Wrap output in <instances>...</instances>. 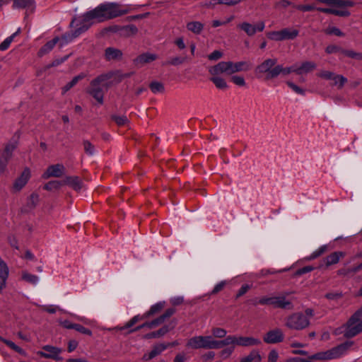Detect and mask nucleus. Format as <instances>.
Masks as SVG:
<instances>
[{
	"label": "nucleus",
	"instance_id": "nucleus-1",
	"mask_svg": "<svg viewBox=\"0 0 362 362\" xmlns=\"http://www.w3.org/2000/svg\"><path fill=\"white\" fill-rule=\"evenodd\" d=\"M316 2L322 3L331 6L330 8L315 7L313 5H297L296 8L301 11H312L314 10L320 12L332 14L340 17H348L350 12L348 8L353 7L355 2L353 0H315Z\"/></svg>",
	"mask_w": 362,
	"mask_h": 362
},
{
	"label": "nucleus",
	"instance_id": "nucleus-2",
	"mask_svg": "<svg viewBox=\"0 0 362 362\" xmlns=\"http://www.w3.org/2000/svg\"><path fill=\"white\" fill-rule=\"evenodd\" d=\"M129 12V9L121 8V5L115 3H104L98 6L94 9L88 11L86 17L94 18L97 22H103L125 15Z\"/></svg>",
	"mask_w": 362,
	"mask_h": 362
},
{
	"label": "nucleus",
	"instance_id": "nucleus-3",
	"mask_svg": "<svg viewBox=\"0 0 362 362\" xmlns=\"http://www.w3.org/2000/svg\"><path fill=\"white\" fill-rule=\"evenodd\" d=\"M354 344L353 341H346L329 350L310 356L307 358L293 357L288 358L286 362H312L313 360L326 361L339 358L345 355Z\"/></svg>",
	"mask_w": 362,
	"mask_h": 362
},
{
	"label": "nucleus",
	"instance_id": "nucleus-4",
	"mask_svg": "<svg viewBox=\"0 0 362 362\" xmlns=\"http://www.w3.org/2000/svg\"><path fill=\"white\" fill-rule=\"evenodd\" d=\"M114 75L113 71L100 74L90 81L87 88V93L100 105L103 104L105 93L113 85Z\"/></svg>",
	"mask_w": 362,
	"mask_h": 362
},
{
	"label": "nucleus",
	"instance_id": "nucleus-5",
	"mask_svg": "<svg viewBox=\"0 0 362 362\" xmlns=\"http://www.w3.org/2000/svg\"><path fill=\"white\" fill-rule=\"evenodd\" d=\"M186 346L192 349H215V339L211 336H194L188 339Z\"/></svg>",
	"mask_w": 362,
	"mask_h": 362
},
{
	"label": "nucleus",
	"instance_id": "nucleus-6",
	"mask_svg": "<svg viewBox=\"0 0 362 362\" xmlns=\"http://www.w3.org/2000/svg\"><path fill=\"white\" fill-rule=\"evenodd\" d=\"M285 325L294 330H302L310 325V320L302 313H294L286 318Z\"/></svg>",
	"mask_w": 362,
	"mask_h": 362
},
{
	"label": "nucleus",
	"instance_id": "nucleus-7",
	"mask_svg": "<svg viewBox=\"0 0 362 362\" xmlns=\"http://www.w3.org/2000/svg\"><path fill=\"white\" fill-rule=\"evenodd\" d=\"M87 12L83 15L81 18H76L72 21L71 25L72 27H75L74 30V36H79L81 33L86 32L92 25V21H95L94 18H88L86 17Z\"/></svg>",
	"mask_w": 362,
	"mask_h": 362
},
{
	"label": "nucleus",
	"instance_id": "nucleus-8",
	"mask_svg": "<svg viewBox=\"0 0 362 362\" xmlns=\"http://www.w3.org/2000/svg\"><path fill=\"white\" fill-rule=\"evenodd\" d=\"M42 351L37 352V354L40 357L52 359L56 361L63 360V358L60 356L62 352V349L50 345H45L42 346Z\"/></svg>",
	"mask_w": 362,
	"mask_h": 362
},
{
	"label": "nucleus",
	"instance_id": "nucleus-9",
	"mask_svg": "<svg viewBox=\"0 0 362 362\" xmlns=\"http://www.w3.org/2000/svg\"><path fill=\"white\" fill-rule=\"evenodd\" d=\"M276 63V59H267L255 68V73L259 75L267 74V78H274L275 77L270 76V73L274 70Z\"/></svg>",
	"mask_w": 362,
	"mask_h": 362
},
{
	"label": "nucleus",
	"instance_id": "nucleus-10",
	"mask_svg": "<svg viewBox=\"0 0 362 362\" xmlns=\"http://www.w3.org/2000/svg\"><path fill=\"white\" fill-rule=\"evenodd\" d=\"M265 27L263 21H259L257 24H251L247 22H243L238 25V28L243 30L248 36H253L257 32H262Z\"/></svg>",
	"mask_w": 362,
	"mask_h": 362
},
{
	"label": "nucleus",
	"instance_id": "nucleus-11",
	"mask_svg": "<svg viewBox=\"0 0 362 362\" xmlns=\"http://www.w3.org/2000/svg\"><path fill=\"white\" fill-rule=\"evenodd\" d=\"M65 173V167L62 164H54L47 167L46 170L42 175L43 179L50 177H61Z\"/></svg>",
	"mask_w": 362,
	"mask_h": 362
},
{
	"label": "nucleus",
	"instance_id": "nucleus-12",
	"mask_svg": "<svg viewBox=\"0 0 362 362\" xmlns=\"http://www.w3.org/2000/svg\"><path fill=\"white\" fill-rule=\"evenodd\" d=\"M30 178V170L26 168L21 173V175L18 177L13 182L12 191L13 192H20L28 183Z\"/></svg>",
	"mask_w": 362,
	"mask_h": 362
},
{
	"label": "nucleus",
	"instance_id": "nucleus-13",
	"mask_svg": "<svg viewBox=\"0 0 362 362\" xmlns=\"http://www.w3.org/2000/svg\"><path fill=\"white\" fill-rule=\"evenodd\" d=\"M267 344H276L284 340V334L280 329H274L269 331L263 337Z\"/></svg>",
	"mask_w": 362,
	"mask_h": 362
},
{
	"label": "nucleus",
	"instance_id": "nucleus-14",
	"mask_svg": "<svg viewBox=\"0 0 362 362\" xmlns=\"http://www.w3.org/2000/svg\"><path fill=\"white\" fill-rule=\"evenodd\" d=\"M273 306L275 308L289 310H293L294 308V305L292 301L286 298V297L284 295L274 296Z\"/></svg>",
	"mask_w": 362,
	"mask_h": 362
},
{
	"label": "nucleus",
	"instance_id": "nucleus-15",
	"mask_svg": "<svg viewBox=\"0 0 362 362\" xmlns=\"http://www.w3.org/2000/svg\"><path fill=\"white\" fill-rule=\"evenodd\" d=\"M228 66V75H231L233 74L247 71L250 69L249 64L245 62H233L230 61L226 62Z\"/></svg>",
	"mask_w": 362,
	"mask_h": 362
},
{
	"label": "nucleus",
	"instance_id": "nucleus-16",
	"mask_svg": "<svg viewBox=\"0 0 362 362\" xmlns=\"http://www.w3.org/2000/svg\"><path fill=\"white\" fill-rule=\"evenodd\" d=\"M172 324H173L172 326L164 325L163 327H162L157 331L152 332H150V333H148V334L144 335L143 339H153V338L162 337L163 336L166 334L168 332H170V330L173 329L175 327V326L176 325V322L173 321V322H172Z\"/></svg>",
	"mask_w": 362,
	"mask_h": 362
},
{
	"label": "nucleus",
	"instance_id": "nucleus-17",
	"mask_svg": "<svg viewBox=\"0 0 362 362\" xmlns=\"http://www.w3.org/2000/svg\"><path fill=\"white\" fill-rule=\"evenodd\" d=\"M122 52L117 48L109 47L105 49L104 57L105 59L108 62L119 61L122 59Z\"/></svg>",
	"mask_w": 362,
	"mask_h": 362
},
{
	"label": "nucleus",
	"instance_id": "nucleus-18",
	"mask_svg": "<svg viewBox=\"0 0 362 362\" xmlns=\"http://www.w3.org/2000/svg\"><path fill=\"white\" fill-rule=\"evenodd\" d=\"M38 194L33 192L27 199L26 204L21 208V212L28 213L33 210L39 202Z\"/></svg>",
	"mask_w": 362,
	"mask_h": 362
},
{
	"label": "nucleus",
	"instance_id": "nucleus-19",
	"mask_svg": "<svg viewBox=\"0 0 362 362\" xmlns=\"http://www.w3.org/2000/svg\"><path fill=\"white\" fill-rule=\"evenodd\" d=\"M236 346H252L261 344L259 339L250 337L236 336Z\"/></svg>",
	"mask_w": 362,
	"mask_h": 362
},
{
	"label": "nucleus",
	"instance_id": "nucleus-20",
	"mask_svg": "<svg viewBox=\"0 0 362 362\" xmlns=\"http://www.w3.org/2000/svg\"><path fill=\"white\" fill-rule=\"evenodd\" d=\"M292 72L297 74L296 64L286 68H284L281 65H276L274 67V70L270 73V76L276 78L280 74L286 76Z\"/></svg>",
	"mask_w": 362,
	"mask_h": 362
},
{
	"label": "nucleus",
	"instance_id": "nucleus-21",
	"mask_svg": "<svg viewBox=\"0 0 362 362\" xmlns=\"http://www.w3.org/2000/svg\"><path fill=\"white\" fill-rule=\"evenodd\" d=\"M63 185H69L76 191H79L83 187V182L78 176H66L63 180Z\"/></svg>",
	"mask_w": 362,
	"mask_h": 362
},
{
	"label": "nucleus",
	"instance_id": "nucleus-22",
	"mask_svg": "<svg viewBox=\"0 0 362 362\" xmlns=\"http://www.w3.org/2000/svg\"><path fill=\"white\" fill-rule=\"evenodd\" d=\"M211 76H219L222 74L228 75V66L226 62H221L208 69Z\"/></svg>",
	"mask_w": 362,
	"mask_h": 362
},
{
	"label": "nucleus",
	"instance_id": "nucleus-23",
	"mask_svg": "<svg viewBox=\"0 0 362 362\" xmlns=\"http://www.w3.org/2000/svg\"><path fill=\"white\" fill-rule=\"evenodd\" d=\"M319 77L327 79V80H332V79H339V88H341L345 83L347 82L346 78L341 75H337L335 74L333 72L329 71H320L318 74Z\"/></svg>",
	"mask_w": 362,
	"mask_h": 362
},
{
	"label": "nucleus",
	"instance_id": "nucleus-24",
	"mask_svg": "<svg viewBox=\"0 0 362 362\" xmlns=\"http://www.w3.org/2000/svg\"><path fill=\"white\" fill-rule=\"evenodd\" d=\"M222 340L215 339V349H219L227 346H236V335H226Z\"/></svg>",
	"mask_w": 362,
	"mask_h": 362
},
{
	"label": "nucleus",
	"instance_id": "nucleus-25",
	"mask_svg": "<svg viewBox=\"0 0 362 362\" xmlns=\"http://www.w3.org/2000/svg\"><path fill=\"white\" fill-rule=\"evenodd\" d=\"M316 67V64L310 61H305L300 65L296 64L297 74L302 75L310 73L315 70Z\"/></svg>",
	"mask_w": 362,
	"mask_h": 362
},
{
	"label": "nucleus",
	"instance_id": "nucleus-26",
	"mask_svg": "<svg viewBox=\"0 0 362 362\" xmlns=\"http://www.w3.org/2000/svg\"><path fill=\"white\" fill-rule=\"evenodd\" d=\"M8 276V267L6 262L0 257V291L6 286Z\"/></svg>",
	"mask_w": 362,
	"mask_h": 362
},
{
	"label": "nucleus",
	"instance_id": "nucleus-27",
	"mask_svg": "<svg viewBox=\"0 0 362 362\" xmlns=\"http://www.w3.org/2000/svg\"><path fill=\"white\" fill-rule=\"evenodd\" d=\"M156 59V55L151 53H144L138 56L134 62L136 66H143L146 64L151 63Z\"/></svg>",
	"mask_w": 362,
	"mask_h": 362
},
{
	"label": "nucleus",
	"instance_id": "nucleus-28",
	"mask_svg": "<svg viewBox=\"0 0 362 362\" xmlns=\"http://www.w3.org/2000/svg\"><path fill=\"white\" fill-rule=\"evenodd\" d=\"M344 257L342 252H334L329 255L325 258V262L327 267L335 264L339 262V259Z\"/></svg>",
	"mask_w": 362,
	"mask_h": 362
},
{
	"label": "nucleus",
	"instance_id": "nucleus-29",
	"mask_svg": "<svg viewBox=\"0 0 362 362\" xmlns=\"http://www.w3.org/2000/svg\"><path fill=\"white\" fill-rule=\"evenodd\" d=\"M13 8H27L33 11L35 8L33 0H13Z\"/></svg>",
	"mask_w": 362,
	"mask_h": 362
},
{
	"label": "nucleus",
	"instance_id": "nucleus-30",
	"mask_svg": "<svg viewBox=\"0 0 362 362\" xmlns=\"http://www.w3.org/2000/svg\"><path fill=\"white\" fill-rule=\"evenodd\" d=\"M59 41V37H56L52 40L47 42L38 52V55L40 57L43 56L49 53L55 46V45Z\"/></svg>",
	"mask_w": 362,
	"mask_h": 362
},
{
	"label": "nucleus",
	"instance_id": "nucleus-31",
	"mask_svg": "<svg viewBox=\"0 0 362 362\" xmlns=\"http://www.w3.org/2000/svg\"><path fill=\"white\" fill-rule=\"evenodd\" d=\"M261 360L259 351L253 350L247 356L242 358L240 362H261Z\"/></svg>",
	"mask_w": 362,
	"mask_h": 362
},
{
	"label": "nucleus",
	"instance_id": "nucleus-32",
	"mask_svg": "<svg viewBox=\"0 0 362 362\" xmlns=\"http://www.w3.org/2000/svg\"><path fill=\"white\" fill-rule=\"evenodd\" d=\"M282 30L283 40H293L295 39L299 33V31L297 29L294 28H284Z\"/></svg>",
	"mask_w": 362,
	"mask_h": 362
},
{
	"label": "nucleus",
	"instance_id": "nucleus-33",
	"mask_svg": "<svg viewBox=\"0 0 362 362\" xmlns=\"http://www.w3.org/2000/svg\"><path fill=\"white\" fill-rule=\"evenodd\" d=\"M121 35L125 37L134 35L137 33L138 29L134 25H128L120 28Z\"/></svg>",
	"mask_w": 362,
	"mask_h": 362
},
{
	"label": "nucleus",
	"instance_id": "nucleus-34",
	"mask_svg": "<svg viewBox=\"0 0 362 362\" xmlns=\"http://www.w3.org/2000/svg\"><path fill=\"white\" fill-rule=\"evenodd\" d=\"M187 28L194 34H200L204 28V25L199 21H192L187 24Z\"/></svg>",
	"mask_w": 362,
	"mask_h": 362
},
{
	"label": "nucleus",
	"instance_id": "nucleus-35",
	"mask_svg": "<svg viewBox=\"0 0 362 362\" xmlns=\"http://www.w3.org/2000/svg\"><path fill=\"white\" fill-rule=\"evenodd\" d=\"M148 317H145L144 315L143 316L140 315H136L134 317H132L129 322H127L124 326L117 327V329L119 331L124 330L126 329L130 328L133 325H134L136 323H137L139 321L147 318Z\"/></svg>",
	"mask_w": 362,
	"mask_h": 362
},
{
	"label": "nucleus",
	"instance_id": "nucleus-36",
	"mask_svg": "<svg viewBox=\"0 0 362 362\" xmlns=\"http://www.w3.org/2000/svg\"><path fill=\"white\" fill-rule=\"evenodd\" d=\"M62 186H63L62 180H52L46 183L43 188L47 191H52L59 189Z\"/></svg>",
	"mask_w": 362,
	"mask_h": 362
},
{
	"label": "nucleus",
	"instance_id": "nucleus-37",
	"mask_svg": "<svg viewBox=\"0 0 362 362\" xmlns=\"http://www.w3.org/2000/svg\"><path fill=\"white\" fill-rule=\"evenodd\" d=\"M188 58L187 56L182 57H174L170 58L168 61H167L165 64V65H173V66H179L186 61H187Z\"/></svg>",
	"mask_w": 362,
	"mask_h": 362
},
{
	"label": "nucleus",
	"instance_id": "nucleus-38",
	"mask_svg": "<svg viewBox=\"0 0 362 362\" xmlns=\"http://www.w3.org/2000/svg\"><path fill=\"white\" fill-rule=\"evenodd\" d=\"M210 81L214 83L217 88L226 89L228 88L226 81L220 76H211Z\"/></svg>",
	"mask_w": 362,
	"mask_h": 362
},
{
	"label": "nucleus",
	"instance_id": "nucleus-39",
	"mask_svg": "<svg viewBox=\"0 0 362 362\" xmlns=\"http://www.w3.org/2000/svg\"><path fill=\"white\" fill-rule=\"evenodd\" d=\"M22 279L30 284L35 285L38 282L39 278L36 275L24 271L22 272Z\"/></svg>",
	"mask_w": 362,
	"mask_h": 362
},
{
	"label": "nucleus",
	"instance_id": "nucleus-40",
	"mask_svg": "<svg viewBox=\"0 0 362 362\" xmlns=\"http://www.w3.org/2000/svg\"><path fill=\"white\" fill-rule=\"evenodd\" d=\"M85 77V75L83 74H81L73 78V79L66 83L62 88L63 93H65L70 90L71 88H73L80 80H82Z\"/></svg>",
	"mask_w": 362,
	"mask_h": 362
},
{
	"label": "nucleus",
	"instance_id": "nucleus-41",
	"mask_svg": "<svg viewBox=\"0 0 362 362\" xmlns=\"http://www.w3.org/2000/svg\"><path fill=\"white\" fill-rule=\"evenodd\" d=\"M164 308L163 303H158L153 305H152L150 310L144 314L145 317H149L151 315H153L158 313H159Z\"/></svg>",
	"mask_w": 362,
	"mask_h": 362
},
{
	"label": "nucleus",
	"instance_id": "nucleus-42",
	"mask_svg": "<svg viewBox=\"0 0 362 362\" xmlns=\"http://www.w3.org/2000/svg\"><path fill=\"white\" fill-rule=\"evenodd\" d=\"M324 33L329 35H336L338 37H344V33L341 32L338 28L334 26H328L324 30Z\"/></svg>",
	"mask_w": 362,
	"mask_h": 362
},
{
	"label": "nucleus",
	"instance_id": "nucleus-43",
	"mask_svg": "<svg viewBox=\"0 0 362 362\" xmlns=\"http://www.w3.org/2000/svg\"><path fill=\"white\" fill-rule=\"evenodd\" d=\"M211 334H212L211 336L214 338L223 339L226 336L227 331L223 328L213 327L211 329Z\"/></svg>",
	"mask_w": 362,
	"mask_h": 362
},
{
	"label": "nucleus",
	"instance_id": "nucleus-44",
	"mask_svg": "<svg viewBox=\"0 0 362 362\" xmlns=\"http://www.w3.org/2000/svg\"><path fill=\"white\" fill-rule=\"evenodd\" d=\"M20 32V28L12 35L6 38L1 44H0V50L4 51L8 48L11 42L13 41L14 37L18 35Z\"/></svg>",
	"mask_w": 362,
	"mask_h": 362
},
{
	"label": "nucleus",
	"instance_id": "nucleus-45",
	"mask_svg": "<svg viewBox=\"0 0 362 362\" xmlns=\"http://www.w3.org/2000/svg\"><path fill=\"white\" fill-rule=\"evenodd\" d=\"M167 348H168V345H165V344H158L155 345L152 350L150 351L153 357L160 354L163 351H165Z\"/></svg>",
	"mask_w": 362,
	"mask_h": 362
},
{
	"label": "nucleus",
	"instance_id": "nucleus-46",
	"mask_svg": "<svg viewBox=\"0 0 362 362\" xmlns=\"http://www.w3.org/2000/svg\"><path fill=\"white\" fill-rule=\"evenodd\" d=\"M149 88L153 93H163L164 91V86L162 83L153 81L150 83Z\"/></svg>",
	"mask_w": 362,
	"mask_h": 362
},
{
	"label": "nucleus",
	"instance_id": "nucleus-47",
	"mask_svg": "<svg viewBox=\"0 0 362 362\" xmlns=\"http://www.w3.org/2000/svg\"><path fill=\"white\" fill-rule=\"evenodd\" d=\"M341 53L344 55H345L346 57H348L349 58L362 60V53L356 52L354 50H346V49L341 50Z\"/></svg>",
	"mask_w": 362,
	"mask_h": 362
},
{
	"label": "nucleus",
	"instance_id": "nucleus-48",
	"mask_svg": "<svg viewBox=\"0 0 362 362\" xmlns=\"http://www.w3.org/2000/svg\"><path fill=\"white\" fill-rule=\"evenodd\" d=\"M16 142L8 144L1 155L6 156V158H11L12 152L16 148Z\"/></svg>",
	"mask_w": 362,
	"mask_h": 362
},
{
	"label": "nucleus",
	"instance_id": "nucleus-49",
	"mask_svg": "<svg viewBox=\"0 0 362 362\" xmlns=\"http://www.w3.org/2000/svg\"><path fill=\"white\" fill-rule=\"evenodd\" d=\"M112 119L115 122L118 126H124L128 124L129 120L125 115H112Z\"/></svg>",
	"mask_w": 362,
	"mask_h": 362
},
{
	"label": "nucleus",
	"instance_id": "nucleus-50",
	"mask_svg": "<svg viewBox=\"0 0 362 362\" xmlns=\"http://www.w3.org/2000/svg\"><path fill=\"white\" fill-rule=\"evenodd\" d=\"M113 73L115 74L113 78L115 80V82L117 83L121 82L122 79H124L125 78H129L134 74V72H128L126 74H122L119 71L113 72Z\"/></svg>",
	"mask_w": 362,
	"mask_h": 362
},
{
	"label": "nucleus",
	"instance_id": "nucleus-51",
	"mask_svg": "<svg viewBox=\"0 0 362 362\" xmlns=\"http://www.w3.org/2000/svg\"><path fill=\"white\" fill-rule=\"evenodd\" d=\"M267 37L272 40L275 41H282L283 40V35H282V30L279 31H272L267 33Z\"/></svg>",
	"mask_w": 362,
	"mask_h": 362
},
{
	"label": "nucleus",
	"instance_id": "nucleus-52",
	"mask_svg": "<svg viewBox=\"0 0 362 362\" xmlns=\"http://www.w3.org/2000/svg\"><path fill=\"white\" fill-rule=\"evenodd\" d=\"M76 37H77L74 35V30L71 33L64 34L61 38H59L60 46L62 47L64 45L68 43Z\"/></svg>",
	"mask_w": 362,
	"mask_h": 362
},
{
	"label": "nucleus",
	"instance_id": "nucleus-53",
	"mask_svg": "<svg viewBox=\"0 0 362 362\" xmlns=\"http://www.w3.org/2000/svg\"><path fill=\"white\" fill-rule=\"evenodd\" d=\"M4 343L6 344L8 347H10L11 349L14 350L17 353L20 354H24L25 351L23 349H22L21 347L15 344L13 341L5 339L4 340Z\"/></svg>",
	"mask_w": 362,
	"mask_h": 362
},
{
	"label": "nucleus",
	"instance_id": "nucleus-54",
	"mask_svg": "<svg viewBox=\"0 0 362 362\" xmlns=\"http://www.w3.org/2000/svg\"><path fill=\"white\" fill-rule=\"evenodd\" d=\"M234 350H235L234 346H230L226 349H223L220 352V356L223 357V358H228L231 356V354L233 353Z\"/></svg>",
	"mask_w": 362,
	"mask_h": 362
},
{
	"label": "nucleus",
	"instance_id": "nucleus-55",
	"mask_svg": "<svg viewBox=\"0 0 362 362\" xmlns=\"http://www.w3.org/2000/svg\"><path fill=\"white\" fill-rule=\"evenodd\" d=\"M327 249V247L326 245L321 246L317 250H315V252H313L311 254V255L309 257V259H314L318 257L319 256H320L321 255L325 253L326 252Z\"/></svg>",
	"mask_w": 362,
	"mask_h": 362
},
{
	"label": "nucleus",
	"instance_id": "nucleus-56",
	"mask_svg": "<svg viewBox=\"0 0 362 362\" xmlns=\"http://www.w3.org/2000/svg\"><path fill=\"white\" fill-rule=\"evenodd\" d=\"M83 144L84 151L86 153L89 155H93L94 153V146L89 141H84Z\"/></svg>",
	"mask_w": 362,
	"mask_h": 362
},
{
	"label": "nucleus",
	"instance_id": "nucleus-57",
	"mask_svg": "<svg viewBox=\"0 0 362 362\" xmlns=\"http://www.w3.org/2000/svg\"><path fill=\"white\" fill-rule=\"evenodd\" d=\"M75 330H76L77 332L81 333V334H86V335H88V336H91L92 335V332L91 330H90L89 329L82 326L81 325H79V324H76V326H75Z\"/></svg>",
	"mask_w": 362,
	"mask_h": 362
},
{
	"label": "nucleus",
	"instance_id": "nucleus-58",
	"mask_svg": "<svg viewBox=\"0 0 362 362\" xmlns=\"http://www.w3.org/2000/svg\"><path fill=\"white\" fill-rule=\"evenodd\" d=\"M231 81L238 86H245V81L243 76H233L231 77Z\"/></svg>",
	"mask_w": 362,
	"mask_h": 362
},
{
	"label": "nucleus",
	"instance_id": "nucleus-59",
	"mask_svg": "<svg viewBox=\"0 0 362 362\" xmlns=\"http://www.w3.org/2000/svg\"><path fill=\"white\" fill-rule=\"evenodd\" d=\"M286 84L296 93L304 95L305 90L291 81H287Z\"/></svg>",
	"mask_w": 362,
	"mask_h": 362
},
{
	"label": "nucleus",
	"instance_id": "nucleus-60",
	"mask_svg": "<svg viewBox=\"0 0 362 362\" xmlns=\"http://www.w3.org/2000/svg\"><path fill=\"white\" fill-rule=\"evenodd\" d=\"M9 159H10L9 158H6V156H4L2 155L1 156V157H0V174L3 173L5 171Z\"/></svg>",
	"mask_w": 362,
	"mask_h": 362
},
{
	"label": "nucleus",
	"instance_id": "nucleus-61",
	"mask_svg": "<svg viewBox=\"0 0 362 362\" xmlns=\"http://www.w3.org/2000/svg\"><path fill=\"white\" fill-rule=\"evenodd\" d=\"M341 50H343V49L340 47L335 45H328L325 49V52L327 54H333V53H337L338 52H341Z\"/></svg>",
	"mask_w": 362,
	"mask_h": 362
},
{
	"label": "nucleus",
	"instance_id": "nucleus-62",
	"mask_svg": "<svg viewBox=\"0 0 362 362\" xmlns=\"http://www.w3.org/2000/svg\"><path fill=\"white\" fill-rule=\"evenodd\" d=\"M342 296V293L341 292H330L325 295V298L328 300H335L341 298Z\"/></svg>",
	"mask_w": 362,
	"mask_h": 362
},
{
	"label": "nucleus",
	"instance_id": "nucleus-63",
	"mask_svg": "<svg viewBox=\"0 0 362 362\" xmlns=\"http://www.w3.org/2000/svg\"><path fill=\"white\" fill-rule=\"evenodd\" d=\"M223 56V53L221 51L215 50L208 55V59L211 61H216L221 59Z\"/></svg>",
	"mask_w": 362,
	"mask_h": 362
},
{
	"label": "nucleus",
	"instance_id": "nucleus-64",
	"mask_svg": "<svg viewBox=\"0 0 362 362\" xmlns=\"http://www.w3.org/2000/svg\"><path fill=\"white\" fill-rule=\"evenodd\" d=\"M278 357V352L276 350H272L268 356V362H276Z\"/></svg>",
	"mask_w": 362,
	"mask_h": 362
}]
</instances>
